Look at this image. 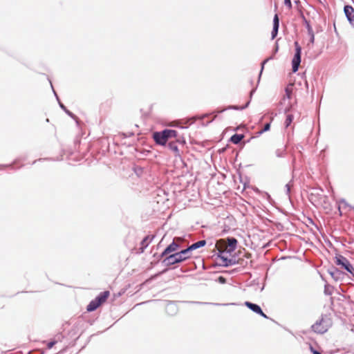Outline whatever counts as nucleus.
<instances>
[{
	"label": "nucleus",
	"mask_w": 354,
	"mask_h": 354,
	"mask_svg": "<svg viewBox=\"0 0 354 354\" xmlns=\"http://www.w3.org/2000/svg\"><path fill=\"white\" fill-rule=\"evenodd\" d=\"M238 241L235 238L221 239L216 241V248L218 250V257L220 263L227 266L234 262L232 253L235 250Z\"/></svg>",
	"instance_id": "1"
},
{
	"label": "nucleus",
	"mask_w": 354,
	"mask_h": 354,
	"mask_svg": "<svg viewBox=\"0 0 354 354\" xmlns=\"http://www.w3.org/2000/svg\"><path fill=\"white\" fill-rule=\"evenodd\" d=\"M332 324L333 321L330 316L324 315L312 326V329L317 333L323 334L332 326Z\"/></svg>",
	"instance_id": "2"
},
{
	"label": "nucleus",
	"mask_w": 354,
	"mask_h": 354,
	"mask_svg": "<svg viewBox=\"0 0 354 354\" xmlns=\"http://www.w3.org/2000/svg\"><path fill=\"white\" fill-rule=\"evenodd\" d=\"M177 135V131L175 130L165 129L161 132L153 133V138L157 144L165 145L169 138H176Z\"/></svg>",
	"instance_id": "3"
},
{
	"label": "nucleus",
	"mask_w": 354,
	"mask_h": 354,
	"mask_svg": "<svg viewBox=\"0 0 354 354\" xmlns=\"http://www.w3.org/2000/svg\"><path fill=\"white\" fill-rule=\"evenodd\" d=\"M190 257L191 254L189 253L187 249H185L181 250L179 252H176L175 254L169 255L165 259L164 261H165L167 265H174L175 263H180L183 261H185Z\"/></svg>",
	"instance_id": "4"
},
{
	"label": "nucleus",
	"mask_w": 354,
	"mask_h": 354,
	"mask_svg": "<svg viewBox=\"0 0 354 354\" xmlns=\"http://www.w3.org/2000/svg\"><path fill=\"white\" fill-rule=\"evenodd\" d=\"M109 296V291L106 290L102 292L95 299L92 300L89 303V304L86 307L87 311L92 312L95 310L98 307H100L102 304H104L106 301Z\"/></svg>",
	"instance_id": "5"
},
{
	"label": "nucleus",
	"mask_w": 354,
	"mask_h": 354,
	"mask_svg": "<svg viewBox=\"0 0 354 354\" xmlns=\"http://www.w3.org/2000/svg\"><path fill=\"white\" fill-rule=\"evenodd\" d=\"M334 263L339 266L340 269L344 270L354 276V268L346 257L342 255H337L335 257Z\"/></svg>",
	"instance_id": "6"
},
{
	"label": "nucleus",
	"mask_w": 354,
	"mask_h": 354,
	"mask_svg": "<svg viewBox=\"0 0 354 354\" xmlns=\"http://www.w3.org/2000/svg\"><path fill=\"white\" fill-rule=\"evenodd\" d=\"M295 54L292 60V72L293 73H295L298 71L299 64L301 63V48L297 41L295 42Z\"/></svg>",
	"instance_id": "7"
},
{
	"label": "nucleus",
	"mask_w": 354,
	"mask_h": 354,
	"mask_svg": "<svg viewBox=\"0 0 354 354\" xmlns=\"http://www.w3.org/2000/svg\"><path fill=\"white\" fill-rule=\"evenodd\" d=\"M344 10L351 25L354 27V8L351 6H345Z\"/></svg>",
	"instance_id": "8"
},
{
	"label": "nucleus",
	"mask_w": 354,
	"mask_h": 354,
	"mask_svg": "<svg viewBox=\"0 0 354 354\" xmlns=\"http://www.w3.org/2000/svg\"><path fill=\"white\" fill-rule=\"evenodd\" d=\"M245 304L246 306H248L252 311L255 312L257 314L261 315L263 317L267 318V316L266 315V314H264V313L262 311V310L260 308V306H259L258 305L252 304V303H250L249 301H246L245 303Z\"/></svg>",
	"instance_id": "9"
},
{
	"label": "nucleus",
	"mask_w": 354,
	"mask_h": 354,
	"mask_svg": "<svg viewBox=\"0 0 354 354\" xmlns=\"http://www.w3.org/2000/svg\"><path fill=\"white\" fill-rule=\"evenodd\" d=\"M179 248V245L178 243L173 241L170 245H169L166 249L164 250V252L162 254V256L167 255L171 252L176 251Z\"/></svg>",
	"instance_id": "10"
},
{
	"label": "nucleus",
	"mask_w": 354,
	"mask_h": 354,
	"mask_svg": "<svg viewBox=\"0 0 354 354\" xmlns=\"http://www.w3.org/2000/svg\"><path fill=\"white\" fill-rule=\"evenodd\" d=\"M279 20L277 15H275L273 19V30L272 31V39H274L278 32Z\"/></svg>",
	"instance_id": "11"
},
{
	"label": "nucleus",
	"mask_w": 354,
	"mask_h": 354,
	"mask_svg": "<svg viewBox=\"0 0 354 354\" xmlns=\"http://www.w3.org/2000/svg\"><path fill=\"white\" fill-rule=\"evenodd\" d=\"M205 244H206V241L201 240V241H198L196 243H193L189 247H188L187 249L188 250V251L191 254V252L192 250H196L197 248H199L201 247L205 246Z\"/></svg>",
	"instance_id": "12"
},
{
	"label": "nucleus",
	"mask_w": 354,
	"mask_h": 354,
	"mask_svg": "<svg viewBox=\"0 0 354 354\" xmlns=\"http://www.w3.org/2000/svg\"><path fill=\"white\" fill-rule=\"evenodd\" d=\"M168 147L174 153L176 156H180V151L176 145V142H170Z\"/></svg>",
	"instance_id": "13"
},
{
	"label": "nucleus",
	"mask_w": 354,
	"mask_h": 354,
	"mask_svg": "<svg viewBox=\"0 0 354 354\" xmlns=\"http://www.w3.org/2000/svg\"><path fill=\"white\" fill-rule=\"evenodd\" d=\"M244 138V136L243 134H234L233 135L231 138L230 141L236 145L239 144Z\"/></svg>",
	"instance_id": "14"
},
{
	"label": "nucleus",
	"mask_w": 354,
	"mask_h": 354,
	"mask_svg": "<svg viewBox=\"0 0 354 354\" xmlns=\"http://www.w3.org/2000/svg\"><path fill=\"white\" fill-rule=\"evenodd\" d=\"M292 91H293V84H288V85L286 87V89H285L286 96L288 99H290V98H291V95H292Z\"/></svg>",
	"instance_id": "15"
},
{
	"label": "nucleus",
	"mask_w": 354,
	"mask_h": 354,
	"mask_svg": "<svg viewBox=\"0 0 354 354\" xmlns=\"http://www.w3.org/2000/svg\"><path fill=\"white\" fill-rule=\"evenodd\" d=\"M293 119H294V117H293V115L292 114H288L286 115V120H285V126H286V127H288L291 124Z\"/></svg>",
	"instance_id": "16"
},
{
	"label": "nucleus",
	"mask_w": 354,
	"mask_h": 354,
	"mask_svg": "<svg viewBox=\"0 0 354 354\" xmlns=\"http://www.w3.org/2000/svg\"><path fill=\"white\" fill-rule=\"evenodd\" d=\"M149 239V237L147 236L145 237V239L142 241V242H141L142 251H143V249L148 245Z\"/></svg>",
	"instance_id": "17"
},
{
	"label": "nucleus",
	"mask_w": 354,
	"mask_h": 354,
	"mask_svg": "<svg viewBox=\"0 0 354 354\" xmlns=\"http://www.w3.org/2000/svg\"><path fill=\"white\" fill-rule=\"evenodd\" d=\"M270 123H267L264 125L263 128L259 131L260 133H262L265 131H267L270 129Z\"/></svg>",
	"instance_id": "18"
},
{
	"label": "nucleus",
	"mask_w": 354,
	"mask_h": 354,
	"mask_svg": "<svg viewBox=\"0 0 354 354\" xmlns=\"http://www.w3.org/2000/svg\"><path fill=\"white\" fill-rule=\"evenodd\" d=\"M308 32H309V34L310 35V43L312 44H314V41H315L314 33H313V30L311 29H309Z\"/></svg>",
	"instance_id": "19"
},
{
	"label": "nucleus",
	"mask_w": 354,
	"mask_h": 354,
	"mask_svg": "<svg viewBox=\"0 0 354 354\" xmlns=\"http://www.w3.org/2000/svg\"><path fill=\"white\" fill-rule=\"evenodd\" d=\"M217 281L221 283H225L226 281V279L223 276H220L218 277Z\"/></svg>",
	"instance_id": "20"
},
{
	"label": "nucleus",
	"mask_w": 354,
	"mask_h": 354,
	"mask_svg": "<svg viewBox=\"0 0 354 354\" xmlns=\"http://www.w3.org/2000/svg\"><path fill=\"white\" fill-rule=\"evenodd\" d=\"M284 3L288 7V8H292V3L290 0H284Z\"/></svg>",
	"instance_id": "21"
},
{
	"label": "nucleus",
	"mask_w": 354,
	"mask_h": 354,
	"mask_svg": "<svg viewBox=\"0 0 354 354\" xmlns=\"http://www.w3.org/2000/svg\"><path fill=\"white\" fill-rule=\"evenodd\" d=\"M56 342H50L47 344L48 348L50 349L55 344Z\"/></svg>",
	"instance_id": "22"
},
{
	"label": "nucleus",
	"mask_w": 354,
	"mask_h": 354,
	"mask_svg": "<svg viewBox=\"0 0 354 354\" xmlns=\"http://www.w3.org/2000/svg\"><path fill=\"white\" fill-rule=\"evenodd\" d=\"M176 142L182 145H184L185 143V140L183 138H178L176 140Z\"/></svg>",
	"instance_id": "23"
},
{
	"label": "nucleus",
	"mask_w": 354,
	"mask_h": 354,
	"mask_svg": "<svg viewBox=\"0 0 354 354\" xmlns=\"http://www.w3.org/2000/svg\"><path fill=\"white\" fill-rule=\"evenodd\" d=\"M310 351H311L313 354H321L319 352H318L317 351L315 350V349L313 348V346H310Z\"/></svg>",
	"instance_id": "24"
},
{
	"label": "nucleus",
	"mask_w": 354,
	"mask_h": 354,
	"mask_svg": "<svg viewBox=\"0 0 354 354\" xmlns=\"http://www.w3.org/2000/svg\"><path fill=\"white\" fill-rule=\"evenodd\" d=\"M245 257L246 258H248V259H250V258L251 257V254H250V253H246V254H245Z\"/></svg>",
	"instance_id": "25"
}]
</instances>
